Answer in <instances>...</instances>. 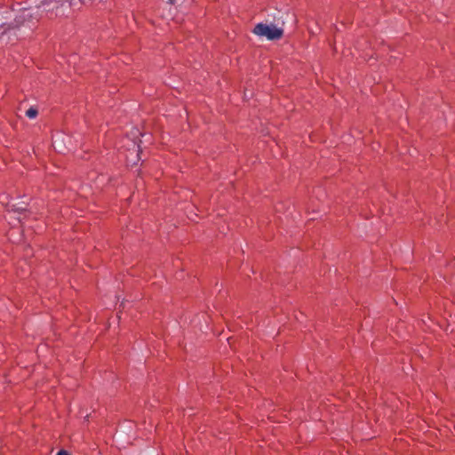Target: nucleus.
I'll use <instances>...</instances> for the list:
<instances>
[{"label":"nucleus","mask_w":455,"mask_h":455,"mask_svg":"<svg viewBox=\"0 0 455 455\" xmlns=\"http://www.w3.org/2000/svg\"><path fill=\"white\" fill-rule=\"evenodd\" d=\"M30 12L28 10H24L22 13L17 17V23H20L21 20H25L28 17H30Z\"/></svg>","instance_id":"7ed1b4c3"},{"label":"nucleus","mask_w":455,"mask_h":455,"mask_svg":"<svg viewBox=\"0 0 455 455\" xmlns=\"http://www.w3.org/2000/svg\"><path fill=\"white\" fill-rule=\"evenodd\" d=\"M60 137H61L60 135H57V136L55 137V139H54V142H53L55 148H56V149H58V150H61V147H60V145H59V144H58L59 140H60Z\"/></svg>","instance_id":"39448f33"},{"label":"nucleus","mask_w":455,"mask_h":455,"mask_svg":"<svg viewBox=\"0 0 455 455\" xmlns=\"http://www.w3.org/2000/svg\"><path fill=\"white\" fill-rule=\"evenodd\" d=\"M36 115H37V110L34 108H30L26 112V116L30 119L35 118L36 116Z\"/></svg>","instance_id":"20e7f679"},{"label":"nucleus","mask_w":455,"mask_h":455,"mask_svg":"<svg viewBox=\"0 0 455 455\" xmlns=\"http://www.w3.org/2000/svg\"><path fill=\"white\" fill-rule=\"evenodd\" d=\"M253 33L259 36H264L268 40H275L282 36L283 29L273 24L259 23L253 29Z\"/></svg>","instance_id":"f257e3e1"},{"label":"nucleus","mask_w":455,"mask_h":455,"mask_svg":"<svg viewBox=\"0 0 455 455\" xmlns=\"http://www.w3.org/2000/svg\"><path fill=\"white\" fill-rule=\"evenodd\" d=\"M134 148L132 152H130L129 155L126 156V159L128 164H135L137 160H139V151H140V146L134 145Z\"/></svg>","instance_id":"f03ea898"},{"label":"nucleus","mask_w":455,"mask_h":455,"mask_svg":"<svg viewBox=\"0 0 455 455\" xmlns=\"http://www.w3.org/2000/svg\"><path fill=\"white\" fill-rule=\"evenodd\" d=\"M57 455H69L66 451H60Z\"/></svg>","instance_id":"0eeeda50"},{"label":"nucleus","mask_w":455,"mask_h":455,"mask_svg":"<svg viewBox=\"0 0 455 455\" xmlns=\"http://www.w3.org/2000/svg\"><path fill=\"white\" fill-rule=\"evenodd\" d=\"M172 4H179L180 0H169Z\"/></svg>","instance_id":"6e6552de"},{"label":"nucleus","mask_w":455,"mask_h":455,"mask_svg":"<svg viewBox=\"0 0 455 455\" xmlns=\"http://www.w3.org/2000/svg\"><path fill=\"white\" fill-rule=\"evenodd\" d=\"M11 207H12V209L13 211H23V210H25V206H23V205H20V206L12 205Z\"/></svg>","instance_id":"423d86ee"}]
</instances>
